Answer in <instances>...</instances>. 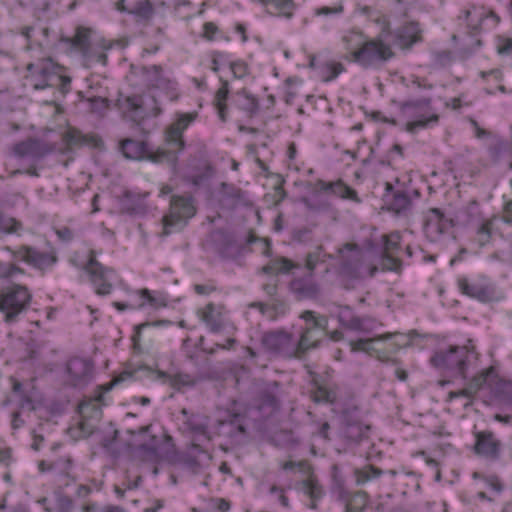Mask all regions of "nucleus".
I'll return each mask as SVG.
<instances>
[{
	"label": "nucleus",
	"instance_id": "nucleus-1",
	"mask_svg": "<svg viewBox=\"0 0 512 512\" xmlns=\"http://www.w3.org/2000/svg\"><path fill=\"white\" fill-rule=\"evenodd\" d=\"M346 48L351 50L353 61L365 68L376 67L391 59V47L381 40L362 41L360 33L351 32L343 37Z\"/></svg>",
	"mask_w": 512,
	"mask_h": 512
},
{
	"label": "nucleus",
	"instance_id": "nucleus-2",
	"mask_svg": "<svg viewBox=\"0 0 512 512\" xmlns=\"http://www.w3.org/2000/svg\"><path fill=\"white\" fill-rule=\"evenodd\" d=\"M340 274L350 280H360L365 277H374L378 266L369 262L366 254L359 245L345 243L337 249Z\"/></svg>",
	"mask_w": 512,
	"mask_h": 512
},
{
	"label": "nucleus",
	"instance_id": "nucleus-3",
	"mask_svg": "<svg viewBox=\"0 0 512 512\" xmlns=\"http://www.w3.org/2000/svg\"><path fill=\"white\" fill-rule=\"evenodd\" d=\"M473 348L467 346H450L436 351L430 363L437 369L447 371L453 376L466 378L468 368L477 360Z\"/></svg>",
	"mask_w": 512,
	"mask_h": 512
},
{
	"label": "nucleus",
	"instance_id": "nucleus-4",
	"mask_svg": "<svg viewBox=\"0 0 512 512\" xmlns=\"http://www.w3.org/2000/svg\"><path fill=\"white\" fill-rule=\"evenodd\" d=\"M400 111L407 120L406 130L410 133L432 127L439 121V116L432 110L430 98L403 102L400 104Z\"/></svg>",
	"mask_w": 512,
	"mask_h": 512
},
{
	"label": "nucleus",
	"instance_id": "nucleus-5",
	"mask_svg": "<svg viewBox=\"0 0 512 512\" xmlns=\"http://www.w3.org/2000/svg\"><path fill=\"white\" fill-rule=\"evenodd\" d=\"M305 321L300 338L295 341L297 357L310 349L317 348L326 336L328 319L325 316H316L315 312L306 310L300 316Z\"/></svg>",
	"mask_w": 512,
	"mask_h": 512
},
{
	"label": "nucleus",
	"instance_id": "nucleus-6",
	"mask_svg": "<svg viewBox=\"0 0 512 512\" xmlns=\"http://www.w3.org/2000/svg\"><path fill=\"white\" fill-rule=\"evenodd\" d=\"M32 295L26 286L14 285L0 292V312L7 323H14L19 315L25 312L31 302Z\"/></svg>",
	"mask_w": 512,
	"mask_h": 512
},
{
	"label": "nucleus",
	"instance_id": "nucleus-7",
	"mask_svg": "<svg viewBox=\"0 0 512 512\" xmlns=\"http://www.w3.org/2000/svg\"><path fill=\"white\" fill-rule=\"evenodd\" d=\"M196 209L191 197L173 196L170 211L163 217V234L169 235L181 231L188 220L195 215Z\"/></svg>",
	"mask_w": 512,
	"mask_h": 512
},
{
	"label": "nucleus",
	"instance_id": "nucleus-8",
	"mask_svg": "<svg viewBox=\"0 0 512 512\" xmlns=\"http://www.w3.org/2000/svg\"><path fill=\"white\" fill-rule=\"evenodd\" d=\"M196 114L181 113L174 123H172L166 131V142L169 146V151H159L156 155L150 158L153 161L159 162L164 159H170L171 154L181 151L184 148V141L182 135L188 125L194 121Z\"/></svg>",
	"mask_w": 512,
	"mask_h": 512
},
{
	"label": "nucleus",
	"instance_id": "nucleus-9",
	"mask_svg": "<svg viewBox=\"0 0 512 512\" xmlns=\"http://www.w3.org/2000/svg\"><path fill=\"white\" fill-rule=\"evenodd\" d=\"M84 270L89 275L90 281L94 285L95 291L98 295H108L111 293L113 283L118 278L113 269L103 266L91 253Z\"/></svg>",
	"mask_w": 512,
	"mask_h": 512
},
{
	"label": "nucleus",
	"instance_id": "nucleus-10",
	"mask_svg": "<svg viewBox=\"0 0 512 512\" xmlns=\"http://www.w3.org/2000/svg\"><path fill=\"white\" fill-rule=\"evenodd\" d=\"M342 434L350 444H360L369 438L371 426L361 421L357 409H346L342 415Z\"/></svg>",
	"mask_w": 512,
	"mask_h": 512
},
{
	"label": "nucleus",
	"instance_id": "nucleus-11",
	"mask_svg": "<svg viewBox=\"0 0 512 512\" xmlns=\"http://www.w3.org/2000/svg\"><path fill=\"white\" fill-rule=\"evenodd\" d=\"M147 305L152 308L164 307L166 306V298L161 294H155L149 289L143 288L133 291L128 302H113V306L119 311L142 309Z\"/></svg>",
	"mask_w": 512,
	"mask_h": 512
},
{
	"label": "nucleus",
	"instance_id": "nucleus-12",
	"mask_svg": "<svg viewBox=\"0 0 512 512\" xmlns=\"http://www.w3.org/2000/svg\"><path fill=\"white\" fill-rule=\"evenodd\" d=\"M5 250L11 253L13 259L23 261L36 269L43 270L56 262V257L27 245L19 246L17 249L6 246Z\"/></svg>",
	"mask_w": 512,
	"mask_h": 512
},
{
	"label": "nucleus",
	"instance_id": "nucleus-13",
	"mask_svg": "<svg viewBox=\"0 0 512 512\" xmlns=\"http://www.w3.org/2000/svg\"><path fill=\"white\" fill-rule=\"evenodd\" d=\"M452 226V219L438 208H431L425 214L424 232L432 242L438 241Z\"/></svg>",
	"mask_w": 512,
	"mask_h": 512
},
{
	"label": "nucleus",
	"instance_id": "nucleus-14",
	"mask_svg": "<svg viewBox=\"0 0 512 512\" xmlns=\"http://www.w3.org/2000/svg\"><path fill=\"white\" fill-rule=\"evenodd\" d=\"M261 342L270 351L286 356L297 357L295 340L292 335L284 331H271L263 334Z\"/></svg>",
	"mask_w": 512,
	"mask_h": 512
},
{
	"label": "nucleus",
	"instance_id": "nucleus-15",
	"mask_svg": "<svg viewBox=\"0 0 512 512\" xmlns=\"http://www.w3.org/2000/svg\"><path fill=\"white\" fill-rule=\"evenodd\" d=\"M67 382L73 387L87 385L93 376L92 363L84 358H71L66 366Z\"/></svg>",
	"mask_w": 512,
	"mask_h": 512
},
{
	"label": "nucleus",
	"instance_id": "nucleus-16",
	"mask_svg": "<svg viewBox=\"0 0 512 512\" xmlns=\"http://www.w3.org/2000/svg\"><path fill=\"white\" fill-rule=\"evenodd\" d=\"M501 448L502 443L493 432L488 430L475 432L474 451L477 455L496 461L500 458Z\"/></svg>",
	"mask_w": 512,
	"mask_h": 512
},
{
	"label": "nucleus",
	"instance_id": "nucleus-17",
	"mask_svg": "<svg viewBox=\"0 0 512 512\" xmlns=\"http://www.w3.org/2000/svg\"><path fill=\"white\" fill-rule=\"evenodd\" d=\"M498 381V374L494 367L484 369L479 374L475 375L468 383L467 387L459 391L449 392V399L452 400L458 397L470 398L476 394L480 389L486 386H492Z\"/></svg>",
	"mask_w": 512,
	"mask_h": 512
},
{
	"label": "nucleus",
	"instance_id": "nucleus-18",
	"mask_svg": "<svg viewBox=\"0 0 512 512\" xmlns=\"http://www.w3.org/2000/svg\"><path fill=\"white\" fill-rule=\"evenodd\" d=\"M458 286L463 294L481 302L491 301L495 296L494 285L485 278L469 282L462 277L458 280Z\"/></svg>",
	"mask_w": 512,
	"mask_h": 512
},
{
	"label": "nucleus",
	"instance_id": "nucleus-19",
	"mask_svg": "<svg viewBox=\"0 0 512 512\" xmlns=\"http://www.w3.org/2000/svg\"><path fill=\"white\" fill-rule=\"evenodd\" d=\"M48 153L49 149L46 145L36 138L20 141L14 144L10 150V154L16 158H28L33 161L42 159Z\"/></svg>",
	"mask_w": 512,
	"mask_h": 512
},
{
	"label": "nucleus",
	"instance_id": "nucleus-20",
	"mask_svg": "<svg viewBox=\"0 0 512 512\" xmlns=\"http://www.w3.org/2000/svg\"><path fill=\"white\" fill-rule=\"evenodd\" d=\"M332 492L337 500L345 503V512H363L366 507L365 492L350 493L338 480L335 481Z\"/></svg>",
	"mask_w": 512,
	"mask_h": 512
},
{
	"label": "nucleus",
	"instance_id": "nucleus-21",
	"mask_svg": "<svg viewBox=\"0 0 512 512\" xmlns=\"http://www.w3.org/2000/svg\"><path fill=\"white\" fill-rule=\"evenodd\" d=\"M421 32L418 22H407L393 33L394 44L402 49H409L422 41Z\"/></svg>",
	"mask_w": 512,
	"mask_h": 512
},
{
	"label": "nucleus",
	"instance_id": "nucleus-22",
	"mask_svg": "<svg viewBox=\"0 0 512 512\" xmlns=\"http://www.w3.org/2000/svg\"><path fill=\"white\" fill-rule=\"evenodd\" d=\"M383 200L388 210L401 214L406 212L411 206V199L404 190H395L389 182L385 184V194Z\"/></svg>",
	"mask_w": 512,
	"mask_h": 512
},
{
	"label": "nucleus",
	"instance_id": "nucleus-23",
	"mask_svg": "<svg viewBox=\"0 0 512 512\" xmlns=\"http://www.w3.org/2000/svg\"><path fill=\"white\" fill-rule=\"evenodd\" d=\"M79 414L82 418L80 422V429L85 436L93 433L95 425L91 424L89 420L98 421L102 416V410L96 399L83 401L79 405Z\"/></svg>",
	"mask_w": 512,
	"mask_h": 512
},
{
	"label": "nucleus",
	"instance_id": "nucleus-24",
	"mask_svg": "<svg viewBox=\"0 0 512 512\" xmlns=\"http://www.w3.org/2000/svg\"><path fill=\"white\" fill-rule=\"evenodd\" d=\"M119 109L132 121L144 118L143 100L139 95L125 96L117 100Z\"/></svg>",
	"mask_w": 512,
	"mask_h": 512
},
{
	"label": "nucleus",
	"instance_id": "nucleus-25",
	"mask_svg": "<svg viewBox=\"0 0 512 512\" xmlns=\"http://www.w3.org/2000/svg\"><path fill=\"white\" fill-rule=\"evenodd\" d=\"M148 193L127 191L122 200V209L130 215H143L147 211L146 197Z\"/></svg>",
	"mask_w": 512,
	"mask_h": 512
},
{
	"label": "nucleus",
	"instance_id": "nucleus-26",
	"mask_svg": "<svg viewBox=\"0 0 512 512\" xmlns=\"http://www.w3.org/2000/svg\"><path fill=\"white\" fill-rule=\"evenodd\" d=\"M213 242L216 252L224 258H234L240 252V245L225 233H216Z\"/></svg>",
	"mask_w": 512,
	"mask_h": 512
},
{
	"label": "nucleus",
	"instance_id": "nucleus-27",
	"mask_svg": "<svg viewBox=\"0 0 512 512\" xmlns=\"http://www.w3.org/2000/svg\"><path fill=\"white\" fill-rule=\"evenodd\" d=\"M201 319L213 333L222 331L225 322L220 311L217 310L213 303H209L201 313Z\"/></svg>",
	"mask_w": 512,
	"mask_h": 512
},
{
	"label": "nucleus",
	"instance_id": "nucleus-28",
	"mask_svg": "<svg viewBox=\"0 0 512 512\" xmlns=\"http://www.w3.org/2000/svg\"><path fill=\"white\" fill-rule=\"evenodd\" d=\"M317 187L322 191L331 192L343 199H357L356 191L345 185L341 180L336 182H325L323 180H319L317 182Z\"/></svg>",
	"mask_w": 512,
	"mask_h": 512
},
{
	"label": "nucleus",
	"instance_id": "nucleus-29",
	"mask_svg": "<svg viewBox=\"0 0 512 512\" xmlns=\"http://www.w3.org/2000/svg\"><path fill=\"white\" fill-rule=\"evenodd\" d=\"M394 336L395 334L386 333L372 338H361L358 340H351L349 341V346L352 352H365L368 354H372L373 352L377 351V349L374 346L375 343L391 339Z\"/></svg>",
	"mask_w": 512,
	"mask_h": 512
},
{
	"label": "nucleus",
	"instance_id": "nucleus-30",
	"mask_svg": "<svg viewBox=\"0 0 512 512\" xmlns=\"http://www.w3.org/2000/svg\"><path fill=\"white\" fill-rule=\"evenodd\" d=\"M120 150L127 159L140 160L147 154L146 144L142 141L127 138L120 143Z\"/></svg>",
	"mask_w": 512,
	"mask_h": 512
},
{
	"label": "nucleus",
	"instance_id": "nucleus-31",
	"mask_svg": "<svg viewBox=\"0 0 512 512\" xmlns=\"http://www.w3.org/2000/svg\"><path fill=\"white\" fill-rule=\"evenodd\" d=\"M55 467L58 470L57 483L60 488H65L70 485L71 482L76 481V477L73 475V461L70 458L60 459L56 462Z\"/></svg>",
	"mask_w": 512,
	"mask_h": 512
},
{
	"label": "nucleus",
	"instance_id": "nucleus-32",
	"mask_svg": "<svg viewBox=\"0 0 512 512\" xmlns=\"http://www.w3.org/2000/svg\"><path fill=\"white\" fill-rule=\"evenodd\" d=\"M182 414L187 416V419L185 420V425L188 427V429L200 436H203L205 438H208L207 436V429H208V419L205 416L202 415H190L188 416V412L186 409H182Z\"/></svg>",
	"mask_w": 512,
	"mask_h": 512
},
{
	"label": "nucleus",
	"instance_id": "nucleus-33",
	"mask_svg": "<svg viewBox=\"0 0 512 512\" xmlns=\"http://www.w3.org/2000/svg\"><path fill=\"white\" fill-rule=\"evenodd\" d=\"M90 33V29L78 27L75 35L72 38H67L66 41L83 55H87L90 47Z\"/></svg>",
	"mask_w": 512,
	"mask_h": 512
},
{
	"label": "nucleus",
	"instance_id": "nucleus-34",
	"mask_svg": "<svg viewBox=\"0 0 512 512\" xmlns=\"http://www.w3.org/2000/svg\"><path fill=\"white\" fill-rule=\"evenodd\" d=\"M237 105L240 109L245 111L248 116H254L259 110L258 100L246 90L237 92Z\"/></svg>",
	"mask_w": 512,
	"mask_h": 512
},
{
	"label": "nucleus",
	"instance_id": "nucleus-35",
	"mask_svg": "<svg viewBox=\"0 0 512 512\" xmlns=\"http://www.w3.org/2000/svg\"><path fill=\"white\" fill-rule=\"evenodd\" d=\"M298 267L291 260L281 257L271 260L267 265L263 266L262 271L267 274L288 273L292 269Z\"/></svg>",
	"mask_w": 512,
	"mask_h": 512
},
{
	"label": "nucleus",
	"instance_id": "nucleus-36",
	"mask_svg": "<svg viewBox=\"0 0 512 512\" xmlns=\"http://www.w3.org/2000/svg\"><path fill=\"white\" fill-rule=\"evenodd\" d=\"M222 85L215 94L214 104L222 121H226V100L229 94V86L226 80L220 79Z\"/></svg>",
	"mask_w": 512,
	"mask_h": 512
},
{
	"label": "nucleus",
	"instance_id": "nucleus-37",
	"mask_svg": "<svg viewBox=\"0 0 512 512\" xmlns=\"http://www.w3.org/2000/svg\"><path fill=\"white\" fill-rule=\"evenodd\" d=\"M304 491L311 499L310 508L316 509V502L324 495L323 487L313 478H309L303 482Z\"/></svg>",
	"mask_w": 512,
	"mask_h": 512
},
{
	"label": "nucleus",
	"instance_id": "nucleus-38",
	"mask_svg": "<svg viewBox=\"0 0 512 512\" xmlns=\"http://www.w3.org/2000/svg\"><path fill=\"white\" fill-rule=\"evenodd\" d=\"M378 261L379 264H376L378 266V271H401L402 262L395 256V254L381 252Z\"/></svg>",
	"mask_w": 512,
	"mask_h": 512
},
{
	"label": "nucleus",
	"instance_id": "nucleus-39",
	"mask_svg": "<svg viewBox=\"0 0 512 512\" xmlns=\"http://www.w3.org/2000/svg\"><path fill=\"white\" fill-rule=\"evenodd\" d=\"M160 375H161V377H165L167 379V381L169 382V384L178 390H180L183 387H192L196 383L195 379L186 373H177L174 375H168V374L162 372Z\"/></svg>",
	"mask_w": 512,
	"mask_h": 512
},
{
	"label": "nucleus",
	"instance_id": "nucleus-40",
	"mask_svg": "<svg viewBox=\"0 0 512 512\" xmlns=\"http://www.w3.org/2000/svg\"><path fill=\"white\" fill-rule=\"evenodd\" d=\"M354 474L357 484L363 485L373 479L380 477L383 474V471L373 465H367L362 469H356Z\"/></svg>",
	"mask_w": 512,
	"mask_h": 512
},
{
	"label": "nucleus",
	"instance_id": "nucleus-41",
	"mask_svg": "<svg viewBox=\"0 0 512 512\" xmlns=\"http://www.w3.org/2000/svg\"><path fill=\"white\" fill-rule=\"evenodd\" d=\"M334 259L335 256L326 254L321 246L317 247L314 251L307 254L305 266L307 270L313 272L318 263L325 262V259Z\"/></svg>",
	"mask_w": 512,
	"mask_h": 512
},
{
	"label": "nucleus",
	"instance_id": "nucleus-42",
	"mask_svg": "<svg viewBox=\"0 0 512 512\" xmlns=\"http://www.w3.org/2000/svg\"><path fill=\"white\" fill-rule=\"evenodd\" d=\"M313 400L317 403H334L337 396L334 390L314 382Z\"/></svg>",
	"mask_w": 512,
	"mask_h": 512
},
{
	"label": "nucleus",
	"instance_id": "nucleus-43",
	"mask_svg": "<svg viewBox=\"0 0 512 512\" xmlns=\"http://www.w3.org/2000/svg\"><path fill=\"white\" fill-rule=\"evenodd\" d=\"M376 327V321L370 317H358L354 319L349 330L368 334Z\"/></svg>",
	"mask_w": 512,
	"mask_h": 512
},
{
	"label": "nucleus",
	"instance_id": "nucleus-44",
	"mask_svg": "<svg viewBox=\"0 0 512 512\" xmlns=\"http://www.w3.org/2000/svg\"><path fill=\"white\" fill-rule=\"evenodd\" d=\"M27 70L32 73V77H40L50 80L54 75L53 65L50 62H44L41 65L29 64Z\"/></svg>",
	"mask_w": 512,
	"mask_h": 512
},
{
	"label": "nucleus",
	"instance_id": "nucleus-45",
	"mask_svg": "<svg viewBox=\"0 0 512 512\" xmlns=\"http://www.w3.org/2000/svg\"><path fill=\"white\" fill-rule=\"evenodd\" d=\"M492 220L483 221L480 226L477 228L476 234L477 239L476 242L480 247L487 245L491 240L492 235Z\"/></svg>",
	"mask_w": 512,
	"mask_h": 512
},
{
	"label": "nucleus",
	"instance_id": "nucleus-46",
	"mask_svg": "<svg viewBox=\"0 0 512 512\" xmlns=\"http://www.w3.org/2000/svg\"><path fill=\"white\" fill-rule=\"evenodd\" d=\"M323 81L329 82L334 80L343 70L344 67L340 62H326L322 67Z\"/></svg>",
	"mask_w": 512,
	"mask_h": 512
},
{
	"label": "nucleus",
	"instance_id": "nucleus-47",
	"mask_svg": "<svg viewBox=\"0 0 512 512\" xmlns=\"http://www.w3.org/2000/svg\"><path fill=\"white\" fill-rule=\"evenodd\" d=\"M246 244L255 245L256 247L254 248V250L259 251L261 254L265 256L271 255L270 241L268 239L260 238L255 234L251 233L246 239Z\"/></svg>",
	"mask_w": 512,
	"mask_h": 512
},
{
	"label": "nucleus",
	"instance_id": "nucleus-48",
	"mask_svg": "<svg viewBox=\"0 0 512 512\" xmlns=\"http://www.w3.org/2000/svg\"><path fill=\"white\" fill-rule=\"evenodd\" d=\"M153 5L149 0H142L135 4V6L128 11L142 19H149L153 15Z\"/></svg>",
	"mask_w": 512,
	"mask_h": 512
},
{
	"label": "nucleus",
	"instance_id": "nucleus-49",
	"mask_svg": "<svg viewBox=\"0 0 512 512\" xmlns=\"http://www.w3.org/2000/svg\"><path fill=\"white\" fill-rule=\"evenodd\" d=\"M383 248L381 252L395 254L400 247V235L398 233H391L389 235H383Z\"/></svg>",
	"mask_w": 512,
	"mask_h": 512
},
{
	"label": "nucleus",
	"instance_id": "nucleus-50",
	"mask_svg": "<svg viewBox=\"0 0 512 512\" xmlns=\"http://www.w3.org/2000/svg\"><path fill=\"white\" fill-rule=\"evenodd\" d=\"M22 274L24 270L16 264L0 262V278L13 280Z\"/></svg>",
	"mask_w": 512,
	"mask_h": 512
},
{
	"label": "nucleus",
	"instance_id": "nucleus-51",
	"mask_svg": "<svg viewBox=\"0 0 512 512\" xmlns=\"http://www.w3.org/2000/svg\"><path fill=\"white\" fill-rule=\"evenodd\" d=\"M249 306L253 307V308H258L262 315H265L271 319H273L275 317L276 312L278 310H280L281 312H284V309H285V305L282 302L273 305V307H271L263 302H253Z\"/></svg>",
	"mask_w": 512,
	"mask_h": 512
},
{
	"label": "nucleus",
	"instance_id": "nucleus-52",
	"mask_svg": "<svg viewBox=\"0 0 512 512\" xmlns=\"http://www.w3.org/2000/svg\"><path fill=\"white\" fill-rule=\"evenodd\" d=\"M22 228L21 222L15 218L0 216V232L6 234L17 233Z\"/></svg>",
	"mask_w": 512,
	"mask_h": 512
},
{
	"label": "nucleus",
	"instance_id": "nucleus-53",
	"mask_svg": "<svg viewBox=\"0 0 512 512\" xmlns=\"http://www.w3.org/2000/svg\"><path fill=\"white\" fill-rule=\"evenodd\" d=\"M337 318L339 323L349 329L356 318V316L353 314V311L348 306H339L338 312H337Z\"/></svg>",
	"mask_w": 512,
	"mask_h": 512
},
{
	"label": "nucleus",
	"instance_id": "nucleus-54",
	"mask_svg": "<svg viewBox=\"0 0 512 512\" xmlns=\"http://www.w3.org/2000/svg\"><path fill=\"white\" fill-rule=\"evenodd\" d=\"M168 324H170L169 321L162 320V321H155V322H145V323H141V324L137 325L135 327V333L132 336L134 348L135 349L138 348V344H139V341L141 338V333H142L143 329H145L147 327H152V326L158 327V326L168 325Z\"/></svg>",
	"mask_w": 512,
	"mask_h": 512
},
{
	"label": "nucleus",
	"instance_id": "nucleus-55",
	"mask_svg": "<svg viewBox=\"0 0 512 512\" xmlns=\"http://www.w3.org/2000/svg\"><path fill=\"white\" fill-rule=\"evenodd\" d=\"M74 508L73 500L62 493H56V512H72Z\"/></svg>",
	"mask_w": 512,
	"mask_h": 512
},
{
	"label": "nucleus",
	"instance_id": "nucleus-56",
	"mask_svg": "<svg viewBox=\"0 0 512 512\" xmlns=\"http://www.w3.org/2000/svg\"><path fill=\"white\" fill-rule=\"evenodd\" d=\"M143 70L150 76L149 81L152 86H160L163 83L161 66L152 65L150 67H144Z\"/></svg>",
	"mask_w": 512,
	"mask_h": 512
},
{
	"label": "nucleus",
	"instance_id": "nucleus-57",
	"mask_svg": "<svg viewBox=\"0 0 512 512\" xmlns=\"http://www.w3.org/2000/svg\"><path fill=\"white\" fill-rule=\"evenodd\" d=\"M280 404L279 400L275 395L270 392H265L261 397V409L269 408L270 413H273L279 410Z\"/></svg>",
	"mask_w": 512,
	"mask_h": 512
},
{
	"label": "nucleus",
	"instance_id": "nucleus-58",
	"mask_svg": "<svg viewBox=\"0 0 512 512\" xmlns=\"http://www.w3.org/2000/svg\"><path fill=\"white\" fill-rule=\"evenodd\" d=\"M222 187H223V196L225 198L231 200V205H235L242 199L243 192L241 189L236 188L234 186L227 185V184H223Z\"/></svg>",
	"mask_w": 512,
	"mask_h": 512
},
{
	"label": "nucleus",
	"instance_id": "nucleus-59",
	"mask_svg": "<svg viewBox=\"0 0 512 512\" xmlns=\"http://www.w3.org/2000/svg\"><path fill=\"white\" fill-rule=\"evenodd\" d=\"M229 67L235 78L242 79L248 74V66L243 61H230Z\"/></svg>",
	"mask_w": 512,
	"mask_h": 512
},
{
	"label": "nucleus",
	"instance_id": "nucleus-60",
	"mask_svg": "<svg viewBox=\"0 0 512 512\" xmlns=\"http://www.w3.org/2000/svg\"><path fill=\"white\" fill-rule=\"evenodd\" d=\"M212 59H211V69L214 72H218L220 65H229V57L226 53L215 51L212 53Z\"/></svg>",
	"mask_w": 512,
	"mask_h": 512
},
{
	"label": "nucleus",
	"instance_id": "nucleus-61",
	"mask_svg": "<svg viewBox=\"0 0 512 512\" xmlns=\"http://www.w3.org/2000/svg\"><path fill=\"white\" fill-rule=\"evenodd\" d=\"M483 481L485 482L487 487L491 488L495 492L501 493L503 491V484L501 483L498 476H496V475L484 476Z\"/></svg>",
	"mask_w": 512,
	"mask_h": 512
},
{
	"label": "nucleus",
	"instance_id": "nucleus-62",
	"mask_svg": "<svg viewBox=\"0 0 512 512\" xmlns=\"http://www.w3.org/2000/svg\"><path fill=\"white\" fill-rule=\"evenodd\" d=\"M65 142L68 146H76L82 143V136L75 130L68 131L64 136Z\"/></svg>",
	"mask_w": 512,
	"mask_h": 512
},
{
	"label": "nucleus",
	"instance_id": "nucleus-63",
	"mask_svg": "<svg viewBox=\"0 0 512 512\" xmlns=\"http://www.w3.org/2000/svg\"><path fill=\"white\" fill-rule=\"evenodd\" d=\"M91 109L95 112L101 113L108 107V102L106 99L101 97H95L90 99Z\"/></svg>",
	"mask_w": 512,
	"mask_h": 512
},
{
	"label": "nucleus",
	"instance_id": "nucleus-64",
	"mask_svg": "<svg viewBox=\"0 0 512 512\" xmlns=\"http://www.w3.org/2000/svg\"><path fill=\"white\" fill-rule=\"evenodd\" d=\"M501 392L504 394L503 401L512 404V383L502 382L500 384Z\"/></svg>",
	"mask_w": 512,
	"mask_h": 512
}]
</instances>
